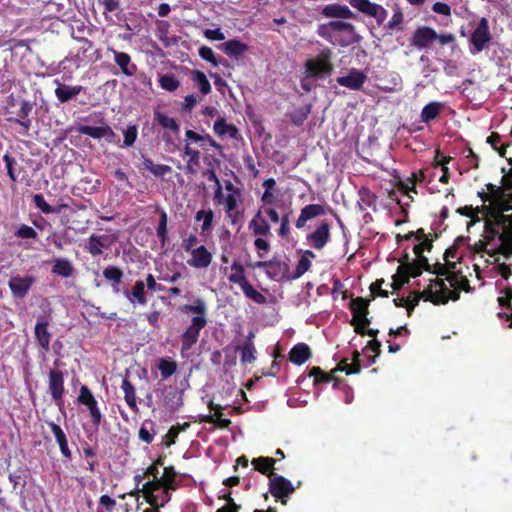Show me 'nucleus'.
I'll list each match as a JSON object with an SVG mask.
<instances>
[{
    "label": "nucleus",
    "mask_w": 512,
    "mask_h": 512,
    "mask_svg": "<svg viewBox=\"0 0 512 512\" xmlns=\"http://www.w3.org/2000/svg\"><path fill=\"white\" fill-rule=\"evenodd\" d=\"M182 311L186 313H192L194 316L191 319L190 325L181 334V354L190 351L192 347L197 343L200 332L207 325V305L206 302L197 298L193 304H186L183 306Z\"/></svg>",
    "instance_id": "f257e3e1"
},
{
    "label": "nucleus",
    "mask_w": 512,
    "mask_h": 512,
    "mask_svg": "<svg viewBox=\"0 0 512 512\" xmlns=\"http://www.w3.org/2000/svg\"><path fill=\"white\" fill-rule=\"evenodd\" d=\"M317 34L332 45L341 47L350 46L361 40V37L356 34L353 24L340 20L319 25Z\"/></svg>",
    "instance_id": "f03ea898"
},
{
    "label": "nucleus",
    "mask_w": 512,
    "mask_h": 512,
    "mask_svg": "<svg viewBox=\"0 0 512 512\" xmlns=\"http://www.w3.org/2000/svg\"><path fill=\"white\" fill-rule=\"evenodd\" d=\"M34 104L29 100H16L13 95H10L7 98V107L6 111L10 115L7 118V121L10 123L18 124L22 131L20 132L23 135H27L31 126L32 120L29 115L33 110Z\"/></svg>",
    "instance_id": "7ed1b4c3"
},
{
    "label": "nucleus",
    "mask_w": 512,
    "mask_h": 512,
    "mask_svg": "<svg viewBox=\"0 0 512 512\" xmlns=\"http://www.w3.org/2000/svg\"><path fill=\"white\" fill-rule=\"evenodd\" d=\"M232 273L228 276V280L232 284H237L242 289L244 295L257 304H265L266 297L257 291L248 281L245 268L239 260H234L231 265Z\"/></svg>",
    "instance_id": "20e7f679"
},
{
    "label": "nucleus",
    "mask_w": 512,
    "mask_h": 512,
    "mask_svg": "<svg viewBox=\"0 0 512 512\" xmlns=\"http://www.w3.org/2000/svg\"><path fill=\"white\" fill-rule=\"evenodd\" d=\"M332 51L324 48L315 58L305 62L306 73L309 77H323L331 75L333 64L331 62Z\"/></svg>",
    "instance_id": "39448f33"
},
{
    "label": "nucleus",
    "mask_w": 512,
    "mask_h": 512,
    "mask_svg": "<svg viewBox=\"0 0 512 512\" xmlns=\"http://www.w3.org/2000/svg\"><path fill=\"white\" fill-rule=\"evenodd\" d=\"M491 40L492 35L490 32L489 21L487 18L482 17L478 21L469 38V43L472 47L471 53L476 54L482 52L484 49L488 48Z\"/></svg>",
    "instance_id": "423d86ee"
},
{
    "label": "nucleus",
    "mask_w": 512,
    "mask_h": 512,
    "mask_svg": "<svg viewBox=\"0 0 512 512\" xmlns=\"http://www.w3.org/2000/svg\"><path fill=\"white\" fill-rule=\"evenodd\" d=\"M295 491L292 482L284 476L275 473L269 474V492L281 504L286 505L288 497Z\"/></svg>",
    "instance_id": "0eeeda50"
},
{
    "label": "nucleus",
    "mask_w": 512,
    "mask_h": 512,
    "mask_svg": "<svg viewBox=\"0 0 512 512\" xmlns=\"http://www.w3.org/2000/svg\"><path fill=\"white\" fill-rule=\"evenodd\" d=\"M48 387L51 393L52 399L58 406L59 410L64 409V372L60 369H50L48 373Z\"/></svg>",
    "instance_id": "6e6552de"
},
{
    "label": "nucleus",
    "mask_w": 512,
    "mask_h": 512,
    "mask_svg": "<svg viewBox=\"0 0 512 512\" xmlns=\"http://www.w3.org/2000/svg\"><path fill=\"white\" fill-rule=\"evenodd\" d=\"M349 4L362 14L374 18L379 26L388 16V11L383 6L370 0H349Z\"/></svg>",
    "instance_id": "1a4fd4ad"
},
{
    "label": "nucleus",
    "mask_w": 512,
    "mask_h": 512,
    "mask_svg": "<svg viewBox=\"0 0 512 512\" xmlns=\"http://www.w3.org/2000/svg\"><path fill=\"white\" fill-rule=\"evenodd\" d=\"M77 401L79 404L87 407L91 418V423L95 428H98L102 422L103 416L98 407L97 400L87 386H81Z\"/></svg>",
    "instance_id": "9d476101"
},
{
    "label": "nucleus",
    "mask_w": 512,
    "mask_h": 512,
    "mask_svg": "<svg viewBox=\"0 0 512 512\" xmlns=\"http://www.w3.org/2000/svg\"><path fill=\"white\" fill-rule=\"evenodd\" d=\"M306 240L315 250H322L331 240V223L322 220L313 232L307 234Z\"/></svg>",
    "instance_id": "9b49d317"
},
{
    "label": "nucleus",
    "mask_w": 512,
    "mask_h": 512,
    "mask_svg": "<svg viewBox=\"0 0 512 512\" xmlns=\"http://www.w3.org/2000/svg\"><path fill=\"white\" fill-rule=\"evenodd\" d=\"M50 325V315H40L37 318L34 335L38 345L45 351L50 350L51 333L48 330Z\"/></svg>",
    "instance_id": "f8f14e48"
},
{
    "label": "nucleus",
    "mask_w": 512,
    "mask_h": 512,
    "mask_svg": "<svg viewBox=\"0 0 512 512\" xmlns=\"http://www.w3.org/2000/svg\"><path fill=\"white\" fill-rule=\"evenodd\" d=\"M326 214V208L322 204H308L304 206L298 218L295 221V227L302 230L306 227L307 222L315 219L316 217Z\"/></svg>",
    "instance_id": "ddd939ff"
},
{
    "label": "nucleus",
    "mask_w": 512,
    "mask_h": 512,
    "mask_svg": "<svg viewBox=\"0 0 512 512\" xmlns=\"http://www.w3.org/2000/svg\"><path fill=\"white\" fill-rule=\"evenodd\" d=\"M432 282V289H433V295L434 300L436 299H443V302H437L436 305L440 304H446L449 300L456 301L460 298V291L458 289H449L443 279H433Z\"/></svg>",
    "instance_id": "4468645a"
},
{
    "label": "nucleus",
    "mask_w": 512,
    "mask_h": 512,
    "mask_svg": "<svg viewBox=\"0 0 512 512\" xmlns=\"http://www.w3.org/2000/svg\"><path fill=\"white\" fill-rule=\"evenodd\" d=\"M437 32L428 26L418 27L411 37V45L418 48H427L432 42L436 41Z\"/></svg>",
    "instance_id": "2eb2a0df"
},
{
    "label": "nucleus",
    "mask_w": 512,
    "mask_h": 512,
    "mask_svg": "<svg viewBox=\"0 0 512 512\" xmlns=\"http://www.w3.org/2000/svg\"><path fill=\"white\" fill-rule=\"evenodd\" d=\"M366 80L367 75L363 71L352 68L346 76L338 77L336 81L340 86L358 91L362 89Z\"/></svg>",
    "instance_id": "dca6fc26"
},
{
    "label": "nucleus",
    "mask_w": 512,
    "mask_h": 512,
    "mask_svg": "<svg viewBox=\"0 0 512 512\" xmlns=\"http://www.w3.org/2000/svg\"><path fill=\"white\" fill-rule=\"evenodd\" d=\"M35 278L33 276H13L10 278L8 286L15 298L23 299L31 289Z\"/></svg>",
    "instance_id": "f3484780"
},
{
    "label": "nucleus",
    "mask_w": 512,
    "mask_h": 512,
    "mask_svg": "<svg viewBox=\"0 0 512 512\" xmlns=\"http://www.w3.org/2000/svg\"><path fill=\"white\" fill-rule=\"evenodd\" d=\"M370 301L371 299H365L363 297H356L351 300L350 311L352 313V322L364 321V324L371 323L368 318Z\"/></svg>",
    "instance_id": "a211bd4d"
},
{
    "label": "nucleus",
    "mask_w": 512,
    "mask_h": 512,
    "mask_svg": "<svg viewBox=\"0 0 512 512\" xmlns=\"http://www.w3.org/2000/svg\"><path fill=\"white\" fill-rule=\"evenodd\" d=\"M190 255V258L187 260V264L190 267L203 269L207 268L212 263V253L209 252L204 245L194 248L193 251L190 252Z\"/></svg>",
    "instance_id": "6ab92c4d"
},
{
    "label": "nucleus",
    "mask_w": 512,
    "mask_h": 512,
    "mask_svg": "<svg viewBox=\"0 0 512 512\" xmlns=\"http://www.w3.org/2000/svg\"><path fill=\"white\" fill-rule=\"evenodd\" d=\"M114 242L108 235L92 234L85 245V250L93 257L99 256L103 253V249H108Z\"/></svg>",
    "instance_id": "aec40b11"
},
{
    "label": "nucleus",
    "mask_w": 512,
    "mask_h": 512,
    "mask_svg": "<svg viewBox=\"0 0 512 512\" xmlns=\"http://www.w3.org/2000/svg\"><path fill=\"white\" fill-rule=\"evenodd\" d=\"M413 295V298H407V314L408 316L412 315V312L414 311L415 307L419 304L420 300H424L426 302H431L434 305L437 304V302H443V299H436L434 300L433 295V289H432V282L430 281V284L422 291H413L411 292Z\"/></svg>",
    "instance_id": "412c9836"
},
{
    "label": "nucleus",
    "mask_w": 512,
    "mask_h": 512,
    "mask_svg": "<svg viewBox=\"0 0 512 512\" xmlns=\"http://www.w3.org/2000/svg\"><path fill=\"white\" fill-rule=\"evenodd\" d=\"M46 423L55 437V440L59 446L62 457L65 460H71L72 459V451L69 448L68 438H67L66 433L63 431V429L60 427V425L56 424L55 422L47 421Z\"/></svg>",
    "instance_id": "4be33fe9"
},
{
    "label": "nucleus",
    "mask_w": 512,
    "mask_h": 512,
    "mask_svg": "<svg viewBox=\"0 0 512 512\" xmlns=\"http://www.w3.org/2000/svg\"><path fill=\"white\" fill-rule=\"evenodd\" d=\"M108 52L113 54L114 62L124 75L131 77L136 74L137 66L132 63L131 56L128 53L117 51L112 47L108 48Z\"/></svg>",
    "instance_id": "5701e85b"
},
{
    "label": "nucleus",
    "mask_w": 512,
    "mask_h": 512,
    "mask_svg": "<svg viewBox=\"0 0 512 512\" xmlns=\"http://www.w3.org/2000/svg\"><path fill=\"white\" fill-rule=\"evenodd\" d=\"M254 267L267 269L266 274L271 279L284 276L288 271V265L276 258L267 261H258L255 263Z\"/></svg>",
    "instance_id": "b1692460"
},
{
    "label": "nucleus",
    "mask_w": 512,
    "mask_h": 512,
    "mask_svg": "<svg viewBox=\"0 0 512 512\" xmlns=\"http://www.w3.org/2000/svg\"><path fill=\"white\" fill-rule=\"evenodd\" d=\"M322 15L329 18L354 19L356 15L346 5L337 3L328 4L322 9Z\"/></svg>",
    "instance_id": "393cba45"
},
{
    "label": "nucleus",
    "mask_w": 512,
    "mask_h": 512,
    "mask_svg": "<svg viewBox=\"0 0 512 512\" xmlns=\"http://www.w3.org/2000/svg\"><path fill=\"white\" fill-rule=\"evenodd\" d=\"M162 488L177 490L182 485V479L174 466H167L159 478Z\"/></svg>",
    "instance_id": "a878e982"
},
{
    "label": "nucleus",
    "mask_w": 512,
    "mask_h": 512,
    "mask_svg": "<svg viewBox=\"0 0 512 512\" xmlns=\"http://www.w3.org/2000/svg\"><path fill=\"white\" fill-rule=\"evenodd\" d=\"M311 356V349L306 343L294 345L289 352V360L296 365L304 364Z\"/></svg>",
    "instance_id": "bb28decb"
},
{
    "label": "nucleus",
    "mask_w": 512,
    "mask_h": 512,
    "mask_svg": "<svg viewBox=\"0 0 512 512\" xmlns=\"http://www.w3.org/2000/svg\"><path fill=\"white\" fill-rule=\"evenodd\" d=\"M249 229L254 235L260 237L271 236V228L268 222L262 217V211L259 210L249 223Z\"/></svg>",
    "instance_id": "cd10ccee"
},
{
    "label": "nucleus",
    "mask_w": 512,
    "mask_h": 512,
    "mask_svg": "<svg viewBox=\"0 0 512 512\" xmlns=\"http://www.w3.org/2000/svg\"><path fill=\"white\" fill-rule=\"evenodd\" d=\"M361 370L360 353L355 350L353 352L352 362L349 363L347 358L342 359L334 368L336 372H345L347 375L357 374Z\"/></svg>",
    "instance_id": "c85d7f7f"
},
{
    "label": "nucleus",
    "mask_w": 512,
    "mask_h": 512,
    "mask_svg": "<svg viewBox=\"0 0 512 512\" xmlns=\"http://www.w3.org/2000/svg\"><path fill=\"white\" fill-rule=\"evenodd\" d=\"M82 90L83 87L81 85L70 86L59 83L58 87L55 89V95L61 103H66L78 96Z\"/></svg>",
    "instance_id": "c756f323"
},
{
    "label": "nucleus",
    "mask_w": 512,
    "mask_h": 512,
    "mask_svg": "<svg viewBox=\"0 0 512 512\" xmlns=\"http://www.w3.org/2000/svg\"><path fill=\"white\" fill-rule=\"evenodd\" d=\"M163 404L170 412L177 411L183 405L181 393L177 389L173 388L165 390Z\"/></svg>",
    "instance_id": "7c9ffc66"
},
{
    "label": "nucleus",
    "mask_w": 512,
    "mask_h": 512,
    "mask_svg": "<svg viewBox=\"0 0 512 512\" xmlns=\"http://www.w3.org/2000/svg\"><path fill=\"white\" fill-rule=\"evenodd\" d=\"M220 48L226 55L235 58L242 56L249 49L247 44L237 39H232L223 43Z\"/></svg>",
    "instance_id": "2f4dec72"
},
{
    "label": "nucleus",
    "mask_w": 512,
    "mask_h": 512,
    "mask_svg": "<svg viewBox=\"0 0 512 512\" xmlns=\"http://www.w3.org/2000/svg\"><path fill=\"white\" fill-rule=\"evenodd\" d=\"M121 389L124 393L126 404L133 412H138L136 389L127 377L122 380Z\"/></svg>",
    "instance_id": "473e14b6"
},
{
    "label": "nucleus",
    "mask_w": 512,
    "mask_h": 512,
    "mask_svg": "<svg viewBox=\"0 0 512 512\" xmlns=\"http://www.w3.org/2000/svg\"><path fill=\"white\" fill-rule=\"evenodd\" d=\"M51 271L53 274L61 276L63 278L72 277L76 272L71 261H69L66 258L55 259Z\"/></svg>",
    "instance_id": "72a5a7b5"
},
{
    "label": "nucleus",
    "mask_w": 512,
    "mask_h": 512,
    "mask_svg": "<svg viewBox=\"0 0 512 512\" xmlns=\"http://www.w3.org/2000/svg\"><path fill=\"white\" fill-rule=\"evenodd\" d=\"M443 108V104L441 102L432 101L426 104L420 114L421 121L423 123H430L431 121L438 118Z\"/></svg>",
    "instance_id": "f704fd0d"
},
{
    "label": "nucleus",
    "mask_w": 512,
    "mask_h": 512,
    "mask_svg": "<svg viewBox=\"0 0 512 512\" xmlns=\"http://www.w3.org/2000/svg\"><path fill=\"white\" fill-rule=\"evenodd\" d=\"M125 295L131 303L137 302L140 305L147 303L145 284L141 280L136 281L131 292L126 291Z\"/></svg>",
    "instance_id": "c9c22d12"
},
{
    "label": "nucleus",
    "mask_w": 512,
    "mask_h": 512,
    "mask_svg": "<svg viewBox=\"0 0 512 512\" xmlns=\"http://www.w3.org/2000/svg\"><path fill=\"white\" fill-rule=\"evenodd\" d=\"M160 488H162V486L159 479L147 481L143 484L141 491L149 504H156V502L159 501L158 495H156L155 492L160 490Z\"/></svg>",
    "instance_id": "e433bc0d"
},
{
    "label": "nucleus",
    "mask_w": 512,
    "mask_h": 512,
    "mask_svg": "<svg viewBox=\"0 0 512 512\" xmlns=\"http://www.w3.org/2000/svg\"><path fill=\"white\" fill-rule=\"evenodd\" d=\"M214 132L219 136L229 135L230 138L235 139L238 135V129L232 124H227L225 118H218L213 126Z\"/></svg>",
    "instance_id": "4c0bfd02"
},
{
    "label": "nucleus",
    "mask_w": 512,
    "mask_h": 512,
    "mask_svg": "<svg viewBox=\"0 0 512 512\" xmlns=\"http://www.w3.org/2000/svg\"><path fill=\"white\" fill-rule=\"evenodd\" d=\"M255 471H259L260 473L267 475L269 477L270 473H274L272 470L276 463V460L271 457H258L254 458L251 461Z\"/></svg>",
    "instance_id": "58836bf2"
},
{
    "label": "nucleus",
    "mask_w": 512,
    "mask_h": 512,
    "mask_svg": "<svg viewBox=\"0 0 512 512\" xmlns=\"http://www.w3.org/2000/svg\"><path fill=\"white\" fill-rule=\"evenodd\" d=\"M102 274L107 281L113 283L114 292L118 293L119 289L116 286L122 282L124 276L123 271L117 266L109 265L103 270Z\"/></svg>",
    "instance_id": "ea45409f"
},
{
    "label": "nucleus",
    "mask_w": 512,
    "mask_h": 512,
    "mask_svg": "<svg viewBox=\"0 0 512 512\" xmlns=\"http://www.w3.org/2000/svg\"><path fill=\"white\" fill-rule=\"evenodd\" d=\"M406 262H401L398 271L406 277V279L416 278L422 274L421 267L415 262L408 261V255H405Z\"/></svg>",
    "instance_id": "a19ab883"
},
{
    "label": "nucleus",
    "mask_w": 512,
    "mask_h": 512,
    "mask_svg": "<svg viewBox=\"0 0 512 512\" xmlns=\"http://www.w3.org/2000/svg\"><path fill=\"white\" fill-rule=\"evenodd\" d=\"M143 166L156 177H164L172 171L170 166L165 164H154V162L147 157H143Z\"/></svg>",
    "instance_id": "79ce46f5"
},
{
    "label": "nucleus",
    "mask_w": 512,
    "mask_h": 512,
    "mask_svg": "<svg viewBox=\"0 0 512 512\" xmlns=\"http://www.w3.org/2000/svg\"><path fill=\"white\" fill-rule=\"evenodd\" d=\"M312 106L307 104L305 106L294 109L290 114L289 118L295 126H302L309 114L311 113Z\"/></svg>",
    "instance_id": "37998d69"
},
{
    "label": "nucleus",
    "mask_w": 512,
    "mask_h": 512,
    "mask_svg": "<svg viewBox=\"0 0 512 512\" xmlns=\"http://www.w3.org/2000/svg\"><path fill=\"white\" fill-rule=\"evenodd\" d=\"M154 427L155 424L153 421L145 420L138 432L139 439L147 444L152 443L156 435Z\"/></svg>",
    "instance_id": "c03bdc74"
},
{
    "label": "nucleus",
    "mask_w": 512,
    "mask_h": 512,
    "mask_svg": "<svg viewBox=\"0 0 512 512\" xmlns=\"http://www.w3.org/2000/svg\"><path fill=\"white\" fill-rule=\"evenodd\" d=\"M191 79L195 82L203 95L211 92V84L206 75L200 70H192Z\"/></svg>",
    "instance_id": "a18cd8bd"
},
{
    "label": "nucleus",
    "mask_w": 512,
    "mask_h": 512,
    "mask_svg": "<svg viewBox=\"0 0 512 512\" xmlns=\"http://www.w3.org/2000/svg\"><path fill=\"white\" fill-rule=\"evenodd\" d=\"M214 219V212L209 210H199L195 215L196 221H202L201 231L202 233H207L212 229Z\"/></svg>",
    "instance_id": "49530a36"
},
{
    "label": "nucleus",
    "mask_w": 512,
    "mask_h": 512,
    "mask_svg": "<svg viewBox=\"0 0 512 512\" xmlns=\"http://www.w3.org/2000/svg\"><path fill=\"white\" fill-rule=\"evenodd\" d=\"M184 155L190 157L185 166L186 173L187 174H195L196 170L193 168V166L199 164L200 152L198 150L192 149L187 144L184 147Z\"/></svg>",
    "instance_id": "de8ad7c7"
},
{
    "label": "nucleus",
    "mask_w": 512,
    "mask_h": 512,
    "mask_svg": "<svg viewBox=\"0 0 512 512\" xmlns=\"http://www.w3.org/2000/svg\"><path fill=\"white\" fill-rule=\"evenodd\" d=\"M154 118H155L156 122L159 125H161L163 128L170 129L174 133L179 132V124L177 123V121L174 118L169 117L159 111L154 112Z\"/></svg>",
    "instance_id": "09e8293b"
},
{
    "label": "nucleus",
    "mask_w": 512,
    "mask_h": 512,
    "mask_svg": "<svg viewBox=\"0 0 512 512\" xmlns=\"http://www.w3.org/2000/svg\"><path fill=\"white\" fill-rule=\"evenodd\" d=\"M107 123H102L101 126L93 127L82 125L78 127V132L82 135L90 136L94 139L104 138Z\"/></svg>",
    "instance_id": "8fccbe9b"
},
{
    "label": "nucleus",
    "mask_w": 512,
    "mask_h": 512,
    "mask_svg": "<svg viewBox=\"0 0 512 512\" xmlns=\"http://www.w3.org/2000/svg\"><path fill=\"white\" fill-rule=\"evenodd\" d=\"M158 369L160 370L161 377L163 379H168L176 372L177 364L174 360L161 358L158 364Z\"/></svg>",
    "instance_id": "3c124183"
},
{
    "label": "nucleus",
    "mask_w": 512,
    "mask_h": 512,
    "mask_svg": "<svg viewBox=\"0 0 512 512\" xmlns=\"http://www.w3.org/2000/svg\"><path fill=\"white\" fill-rule=\"evenodd\" d=\"M189 426V423L176 424L171 426L165 435V445L170 447L171 445L175 444L179 433L185 431Z\"/></svg>",
    "instance_id": "603ef678"
},
{
    "label": "nucleus",
    "mask_w": 512,
    "mask_h": 512,
    "mask_svg": "<svg viewBox=\"0 0 512 512\" xmlns=\"http://www.w3.org/2000/svg\"><path fill=\"white\" fill-rule=\"evenodd\" d=\"M241 351V362L242 363H253L256 360L255 353L256 349L254 343L244 342L242 346L238 347Z\"/></svg>",
    "instance_id": "864d4df0"
},
{
    "label": "nucleus",
    "mask_w": 512,
    "mask_h": 512,
    "mask_svg": "<svg viewBox=\"0 0 512 512\" xmlns=\"http://www.w3.org/2000/svg\"><path fill=\"white\" fill-rule=\"evenodd\" d=\"M199 56L209 62L210 64H212L214 67H217L221 61H218L215 54H214V51L212 50V48L208 47V46H202L199 48ZM223 65L229 67V63L227 62V60H224L222 62Z\"/></svg>",
    "instance_id": "5fc2aeb1"
},
{
    "label": "nucleus",
    "mask_w": 512,
    "mask_h": 512,
    "mask_svg": "<svg viewBox=\"0 0 512 512\" xmlns=\"http://www.w3.org/2000/svg\"><path fill=\"white\" fill-rule=\"evenodd\" d=\"M500 246L499 253L504 255L505 257L512 256V234L511 233H501L499 235Z\"/></svg>",
    "instance_id": "6e6d98bb"
},
{
    "label": "nucleus",
    "mask_w": 512,
    "mask_h": 512,
    "mask_svg": "<svg viewBox=\"0 0 512 512\" xmlns=\"http://www.w3.org/2000/svg\"><path fill=\"white\" fill-rule=\"evenodd\" d=\"M425 179V174L422 170H419L418 172H413L411 174V177L408 179L409 183H411V186L408 184H405L403 182L400 183V190H402L404 193H408L409 191L417 192L415 184L417 182H422Z\"/></svg>",
    "instance_id": "4d7b16f0"
},
{
    "label": "nucleus",
    "mask_w": 512,
    "mask_h": 512,
    "mask_svg": "<svg viewBox=\"0 0 512 512\" xmlns=\"http://www.w3.org/2000/svg\"><path fill=\"white\" fill-rule=\"evenodd\" d=\"M359 203L364 204L366 207H375L377 196L368 187H361L359 189Z\"/></svg>",
    "instance_id": "13d9d810"
},
{
    "label": "nucleus",
    "mask_w": 512,
    "mask_h": 512,
    "mask_svg": "<svg viewBox=\"0 0 512 512\" xmlns=\"http://www.w3.org/2000/svg\"><path fill=\"white\" fill-rule=\"evenodd\" d=\"M435 159H436L437 165H440L442 167V171H443V174L439 178V181L443 184H447L449 182L450 173H449V169L446 165L450 162L451 157L441 155L440 152L437 151V155H436Z\"/></svg>",
    "instance_id": "bf43d9fd"
},
{
    "label": "nucleus",
    "mask_w": 512,
    "mask_h": 512,
    "mask_svg": "<svg viewBox=\"0 0 512 512\" xmlns=\"http://www.w3.org/2000/svg\"><path fill=\"white\" fill-rule=\"evenodd\" d=\"M311 267V261L306 256H301L298 264L293 272V274L290 276V279H298L302 275H304Z\"/></svg>",
    "instance_id": "052dcab7"
},
{
    "label": "nucleus",
    "mask_w": 512,
    "mask_h": 512,
    "mask_svg": "<svg viewBox=\"0 0 512 512\" xmlns=\"http://www.w3.org/2000/svg\"><path fill=\"white\" fill-rule=\"evenodd\" d=\"M209 408H210V410H215V413H214L215 422L214 423L219 428H222V429L228 428L229 425L231 424V420L230 419H226V418H222L223 413L220 411L221 406L220 405H215L213 402H210L209 403Z\"/></svg>",
    "instance_id": "680f3d73"
},
{
    "label": "nucleus",
    "mask_w": 512,
    "mask_h": 512,
    "mask_svg": "<svg viewBox=\"0 0 512 512\" xmlns=\"http://www.w3.org/2000/svg\"><path fill=\"white\" fill-rule=\"evenodd\" d=\"M156 234L161 243L164 244L167 239V213L164 210L160 212Z\"/></svg>",
    "instance_id": "e2e57ef3"
},
{
    "label": "nucleus",
    "mask_w": 512,
    "mask_h": 512,
    "mask_svg": "<svg viewBox=\"0 0 512 512\" xmlns=\"http://www.w3.org/2000/svg\"><path fill=\"white\" fill-rule=\"evenodd\" d=\"M404 22V15L400 8L394 10L392 18L387 22L385 27L389 30L399 29L402 30V24Z\"/></svg>",
    "instance_id": "0e129e2a"
},
{
    "label": "nucleus",
    "mask_w": 512,
    "mask_h": 512,
    "mask_svg": "<svg viewBox=\"0 0 512 512\" xmlns=\"http://www.w3.org/2000/svg\"><path fill=\"white\" fill-rule=\"evenodd\" d=\"M123 134H124L123 147H131L137 139L138 128L136 125H130L123 132Z\"/></svg>",
    "instance_id": "69168bd1"
},
{
    "label": "nucleus",
    "mask_w": 512,
    "mask_h": 512,
    "mask_svg": "<svg viewBox=\"0 0 512 512\" xmlns=\"http://www.w3.org/2000/svg\"><path fill=\"white\" fill-rule=\"evenodd\" d=\"M3 161L6 166L7 175L13 183L17 182V176L15 174L14 166L17 164L16 159L10 154L6 153L3 156Z\"/></svg>",
    "instance_id": "338daca9"
},
{
    "label": "nucleus",
    "mask_w": 512,
    "mask_h": 512,
    "mask_svg": "<svg viewBox=\"0 0 512 512\" xmlns=\"http://www.w3.org/2000/svg\"><path fill=\"white\" fill-rule=\"evenodd\" d=\"M159 82L163 89L170 92L175 91L179 87V81L173 75H163Z\"/></svg>",
    "instance_id": "774afa93"
}]
</instances>
